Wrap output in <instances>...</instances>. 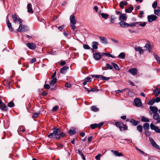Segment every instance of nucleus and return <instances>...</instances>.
<instances>
[{
	"mask_svg": "<svg viewBox=\"0 0 160 160\" xmlns=\"http://www.w3.org/2000/svg\"><path fill=\"white\" fill-rule=\"evenodd\" d=\"M28 12L29 13H32L33 12L32 5L30 3H28L27 4Z\"/></svg>",
	"mask_w": 160,
	"mask_h": 160,
	"instance_id": "2eb2a0df",
	"label": "nucleus"
},
{
	"mask_svg": "<svg viewBox=\"0 0 160 160\" xmlns=\"http://www.w3.org/2000/svg\"><path fill=\"white\" fill-rule=\"evenodd\" d=\"M57 79L56 78H53L51 81L50 84L51 86H54V84L57 82Z\"/></svg>",
	"mask_w": 160,
	"mask_h": 160,
	"instance_id": "cd10ccee",
	"label": "nucleus"
},
{
	"mask_svg": "<svg viewBox=\"0 0 160 160\" xmlns=\"http://www.w3.org/2000/svg\"><path fill=\"white\" fill-rule=\"evenodd\" d=\"M111 151L116 156L120 157L123 155L121 152H118L117 151L112 150Z\"/></svg>",
	"mask_w": 160,
	"mask_h": 160,
	"instance_id": "aec40b11",
	"label": "nucleus"
},
{
	"mask_svg": "<svg viewBox=\"0 0 160 160\" xmlns=\"http://www.w3.org/2000/svg\"><path fill=\"white\" fill-rule=\"evenodd\" d=\"M7 23L8 27L9 28V30L11 32H12L13 31V28L12 27L11 24L9 20H7Z\"/></svg>",
	"mask_w": 160,
	"mask_h": 160,
	"instance_id": "412c9836",
	"label": "nucleus"
},
{
	"mask_svg": "<svg viewBox=\"0 0 160 160\" xmlns=\"http://www.w3.org/2000/svg\"><path fill=\"white\" fill-rule=\"evenodd\" d=\"M138 23L139 22H133L130 24L128 23V27H135L136 26V25H137Z\"/></svg>",
	"mask_w": 160,
	"mask_h": 160,
	"instance_id": "ea45409f",
	"label": "nucleus"
},
{
	"mask_svg": "<svg viewBox=\"0 0 160 160\" xmlns=\"http://www.w3.org/2000/svg\"><path fill=\"white\" fill-rule=\"evenodd\" d=\"M158 5V3L157 1H155L152 4V7L154 9L156 8L157 6Z\"/></svg>",
	"mask_w": 160,
	"mask_h": 160,
	"instance_id": "09e8293b",
	"label": "nucleus"
},
{
	"mask_svg": "<svg viewBox=\"0 0 160 160\" xmlns=\"http://www.w3.org/2000/svg\"><path fill=\"white\" fill-rule=\"evenodd\" d=\"M145 134L146 136H148L150 135V132L148 131H146L145 132Z\"/></svg>",
	"mask_w": 160,
	"mask_h": 160,
	"instance_id": "69168bd1",
	"label": "nucleus"
},
{
	"mask_svg": "<svg viewBox=\"0 0 160 160\" xmlns=\"http://www.w3.org/2000/svg\"><path fill=\"white\" fill-rule=\"evenodd\" d=\"M154 56L155 58L156 59L157 61L159 63V62H160V57L158 56L157 55H154Z\"/></svg>",
	"mask_w": 160,
	"mask_h": 160,
	"instance_id": "3c124183",
	"label": "nucleus"
},
{
	"mask_svg": "<svg viewBox=\"0 0 160 160\" xmlns=\"http://www.w3.org/2000/svg\"><path fill=\"white\" fill-rule=\"evenodd\" d=\"M150 110L154 113H157L158 111V108L155 106H150Z\"/></svg>",
	"mask_w": 160,
	"mask_h": 160,
	"instance_id": "f3484780",
	"label": "nucleus"
},
{
	"mask_svg": "<svg viewBox=\"0 0 160 160\" xmlns=\"http://www.w3.org/2000/svg\"><path fill=\"white\" fill-rule=\"evenodd\" d=\"M117 127L119 128L121 131L127 129L128 126L124 124L122 122H116L114 124Z\"/></svg>",
	"mask_w": 160,
	"mask_h": 160,
	"instance_id": "f03ea898",
	"label": "nucleus"
},
{
	"mask_svg": "<svg viewBox=\"0 0 160 160\" xmlns=\"http://www.w3.org/2000/svg\"><path fill=\"white\" fill-rule=\"evenodd\" d=\"M99 38L102 43L105 44H107L108 42L106 38L105 37H99Z\"/></svg>",
	"mask_w": 160,
	"mask_h": 160,
	"instance_id": "b1692460",
	"label": "nucleus"
},
{
	"mask_svg": "<svg viewBox=\"0 0 160 160\" xmlns=\"http://www.w3.org/2000/svg\"><path fill=\"white\" fill-rule=\"evenodd\" d=\"M143 128L145 130H148L149 128V124L146 123L143 124Z\"/></svg>",
	"mask_w": 160,
	"mask_h": 160,
	"instance_id": "e433bc0d",
	"label": "nucleus"
},
{
	"mask_svg": "<svg viewBox=\"0 0 160 160\" xmlns=\"http://www.w3.org/2000/svg\"><path fill=\"white\" fill-rule=\"evenodd\" d=\"M0 108L4 111L6 112L8 110L7 107L4 103H2L0 105Z\"/></svg>",
	"mask_w": 160,
	"mask_h": 160,
	"instance_id": "a211bd4d",
	"label": "nucleus"
},
{
	"mask_svg": "<svg viewBox=\"0 0 160 160\" xmlns=\"http://www.w3.org/2000/svg\"><path fill=\"white\" fill-rule=\"evenodd\" d=\"M155 100V102H160V98L159 97H157L156 99H154Z\"/></svg>",
	"mask_w": 160,
	"mask_h": 160,
	"instance_id": "e2e57ef3",
	"label": "nucleus"
},
{
	"mask_svg": "<svg viewBox=\"0 0 160 160\" xmlns=\"http://www.w3.org/2000/svg\"><path fill=\"white\" fill-rule=\"evenodd\" d=\"M39 113H40L39 112H35L33 114V116H32V117H34V118H37L38 117Z\"/></svg>",
	"mask_w": 160,
	"mask_h": 160,
	"instance_id": "4d7b16f0",
	"label": "nucleus"
},
{
	"mask_svg": "<svg viewBox=\"0 0 160 160\" xmlns=\"http://www.w3.org/2000/svg\"><path fill=\"white\" fill-rule=\"evenodd\" d=\"M120 7L121 8H123L124 6V5L123 4V1L121 2L119 4Z\"/></svg>",
	"mask_w": 160,
	"mask_h": 160,
	"instance_id": "bf43d9fd",
	"label": "nucleus"
},
{
	"mask_svg": "<svg viewBox=\"0 0 160 160\" xmlns=\"http://www.w3.org/2000/svg\"><path fill=\"white\" fill-rule=\"evenodd\" d=\"M97 124L94 123L93 124H91L90 127L92 129H94L98 127Z\"/></svg>",
	"mask_w": 160,
	"mask_h": 160,
	"instance_id": "37998d69",
	"label": "nucleus"
},
{
	"mask_svg": "<svg viewBox=\"0 0 160 160\" xmlns=\"http://www.w3.org/2000/svg\"><path fill=\"white\" fill-rule=\"evenodd\" d=\"M118 57L120 58L124 59L125 58V54L123 52H121L118 55Z\"/></svg>",
	"mask_w": 160,
	"mask_h": 160,
	"instance_id": "c9c22d12",
	"label": "nucleus"
},
{
	"mask_svg": "<svg viewBox=\"0 0 160 160\" xmlns=\"http://www.w3.org/2000/svg\"><path fill=\"white\" fill-rule=\"evenodd\" d=\"M144 13V12L143 11H140V15L139 16V17L140 18H142V15Z\"/></svg>",
	"mask_w": 160,
	"mask_h": 160,
	"instance_id": "338daca9",
	"label": "nucleus"
},
{
	"mask_svg": "<svg viewBox=\"0 0 160 160\" xmlns=\"http://www.w3.org/2000/svg\"><path fill=\"white\" fill-rule=\"evenodd\" d=\"M98 43L96 42H93L92 44V47L93 48L91 49L92 51H94V49H97L98 48Z\"/></svg>",
	"mask_w": 160,
	"mask_h": 160,
	"instance_id": "4468645a",
	"label": "nucleus"
},
{
	"mask_svg": "<svg viewBox=\"0 0 160 160\" xmlns=\"http://www.w3.org/2000/svg\"><path fill=\"white\" fill-rule=\"evenodd\" d=\"M44 88L47 89H49L50 88V86L48 84H45L44 86Z\"/></svg>",
	"mask_w": 160,
	"mask_h": 160,
	"instance_id": "13d9d810",
	"label": "nucleus"
},
{
	"mask_svg": "<svg viewBox=\"0 0 160 160\" xmlns=\"http://www.w3.org/2000/svg\"><path fill=\"white\" fill-rule=\"evenodd\" d=\"M135 105L137 107H139L142 105V102L140 99L138 98H136L134 100Z\"/></svg>",
	"mask_w": 160,
	"mask_h": 160,
	"instance_id": "0eeeda50",
	"label": "nucleus"
},
{
	"mask_svg": "<svg viewBox=\"0 0 160 160\" xmlns=\"http://www.w3.org/2000/svg\"><path fill=\"white\" fill-rule=\"evenodd\" d=\"M133 9V8L132 6L130 7L125 10V12L126 13H130Z\"/></svg>",
	"mask_w": 160,
	"mask_h": 160,
	"instance_id": "c85d7f7f",
	"label": "nucleus"
},
{
	"mask_svg": "<svg viewBox=\"0 0 160 160\" xmlns=\"http://www.w3.org/2000/svg\"><path fill=\"white\" fill-rule=\"evenodd\" d=\"M141 120L143 122H149V119L144 116L141 117Z\"/></svg>",
	"mask_w": 160,
	"mask_h": 160,
	"instance_id": "7c9ffc66",
	"label": "nucleus"
},
{
	"mask_svg": "<svg viewBox=\"0 0 160 160\" xmlns=\"http://www.w3.org/2000/svg\"><path fill=\"white\" fill-rule=\"evenodd\" d=\"M102 156V155L99 154L95 157V158L97 160H100L101 157Z\"/></svg>",
	"mask_w": 160,
	"mask_h": 160,
	"instance_id": "864d4df0",
	"label": "nucleus"
},
{
	"mask_svg": "<svg viewBox=\"0 0 160 160\" xmlns=\"http://www.w3.org/2000/svg\"><path fill=\"white\" fill-rule=\"evenodd\" d=\"M18 131L24 132L25 131V129L24 128L23 126H20L18 128Z\"/></svg>",
	"mask_w": 160,
	"mask_h": 160,
	"instance_id": "de8ad7c7",
	"label": "nucleus"
},
{
	"mask_svg": "<svg viewBox=\"0 0 160 160\" xmlns=\"http://www.w3.org/2000/svg\"><path fill=\"white\" fill-rule=\"evenodd\" d=\"M53 132L48 135V137L50 138H56L57 139H59L62 137H66V134L64 132H60L59 129L54 128L52 129Z\"/></svg>",
	"mask_w": 160,
	"mask_h": 160,
	"instance_id": "f257e3e1",
	"label": "nucleus"
},
{
	"mask_svg": "<svg viewBox=\"0 0 160 160\" xmlns=\"http://www.w3.org/2000/svg\"><path fill=\"white\" fill-rule=\"evenodd\" d=\"M58 108V107L57 106H55V107H54L52 109V111H55L57 110Z\"/></svg>",
	"mask_w": 160,
	"mask_h": 160,
	"instance_id": "680f3d73",
	"label": "nucleus"
},
{
	"mask_svg": "<svg viewBox=\"0 0 160 160\" xmlns=\"http://www.w3.org/2000/svg\"><path fill=\"white\" fill-rule=\"evenodd\" d=\"M116 18L113 15H111L110 17V22L113 23H114Z\"/></svg>",
	"mask_w": 160,
	"mask_h": 160,
	"instance_id": "473e14b6",
	"label": "nucleus"
},
{
	"mask_svg": "<svg viewBox=\"0 0 160 160\" xmlns=\"http://www.w3.org/2000/svg\"><path fill=\"white\" fill-rule=\"evenodd\" d=\"M139 23L137 24L138 26L140 27H143L146 25V23L145 22H138Z\"/></svg>",
	"mask_w": 160,
	"mask_h": 160,
	"instance_id": "72a5a7b5",
	"label": "nucleus"
},
{
	"mask_svg": "<svg viewBox=\"0 0 160 160\" xmlns=\"http://www.w3.org/2000/svg\"><path fill=\"white\" fill-rule=\"evenodd\" d=\"M151 129L152 130H154L157 133H160V128H159L158 126H155L152 123L150 125Z\"/></svg>",
	"mask_w": 160,
	"mask_h": 160,
	"instance_id": "20e7f679",
	"label": "nucleus"
},
{
	"mask_svg": "<svg viewBox=\"0 0 160 160\" xmlns=\"http://www.w3.org/2000/svg\"><path fill=\"white\" fill-rule=\"evenodd\" d=\"M154 13L159 16L160 15V8L158 7L157 10H155L154 11Z\"/></svg>",
	"mask_w": 160,
	"mask_h": 160,
	"instance_id": "bb28decb",
	"label": "nucleus"
},
{
	"mask_svg": "<svg viewBox=\"0 0 160 160\" xmlns=\"http://www.w3.org/2000/svg\"><path fill=\"white\" fill-rule=\"evenodd\" d=\"M14 103L12 102H10L8 104V106L10 108L12 107L14 105Z\"/></svg>",
	"mask_w": 160,
	"mask_h": 160,
	"instance_id": "603ef678",
	"label": "nucleus"
},
{
	"mask_svg": "<svg viewBox=\"0 0 160 160\" xmlns=\"http://www.w3.org/2000/svg\"><path fill=\"white\" fill-rule=\"evenodd\" d=\"M118 23L121 27L125 28L128 27V23L123 21H121Z\"/></svg>",
	"mask_w": 160,
	"mask_h": 160,
	"instance_id": "6ab92c4d",
	"label": "nucleus"
},
{
	"mask_svg": "<svg viewBox=\"0 0 160 160\" xmlns=\"http://www.w3.org/2000/svg\"><path fill=\"white\" fill-rule=\"evenodd\" d=\"M100 79H101L102 80L107 81L109 79V78L108 77H106L104 76H103L102 75H101L100 76Z\"/></svg>",
	"mask_w": 160,
	"mask_h": 160,
	"instance_id": "a18cd8bd",
	"label": "nucleus"
},
{
	"mask_svg": "<svg viewBox=\"0 0 160 160\" xmlns=\"http://www.w3.org/2000/svg\"><path fill=\"white\" fill-rule=\"evenodd\" d=\"M155 102V100L152 99L150 100L148 102V104L150 105H152Z\"/></svg>",
	"mask_w": 160,
	"mask_h": 160,
	"instance_id": "49530a36",
	"label": "nucleus"
},
{
	"mask_svg": "<svg viewBox=\"0 0 160 160\" xmlns=\"http://www.w3.org/2000/svg\"><path fill=\"white\" fill-rule=\"evenodd\" d=\"M26 46L31 49H34L36 48V45L33 43H28L26 44Z\"/></svg>",
	"mask_w": 160,
	"mask_h": 160,
	"instance_id": "9b49d317",
	"label": "nucleus"
},
{
	"mask_svg": "<svg viewBox=\"0 0 160 160\" xmlns=\"http://www.w3.org/2000/svg\"><path fill=\"white\" fill-rule=\"evenodd\" d=\"M101 15L102 18L107 19L108 17V15L107 13H102Z\"/></svg>",
	"mask_w": 160,
	"mask_h": 160,
	"instance_id": "a19ab883",
	"label": "nucleus"
},
{
	"mask_svg": "<svg viewBox=\"0 0 160 160\" xmlns=\"http://www.w3.org/2000/svg\"><path fill=\"white\" fill-rule=\"evenodd\" d=\"M153 92L155 95L158 96L160 94V90L158 89H156L154 90Z\"/></svg>",
	"mask_w": 160,
	"mask_h": 160,
	"instance_id": "c756f323",
	"label": "nucleus"
},
{
	"mask_svg": "<svg viewBox=\"0 0 160 160\" xmlns=\"http://www.w3.org/2000/svg\"><path fill=\"white\" fill-rule=\"evenodd\" d=\"M137 130L140 132H142V126L141 125H138L137 127Z\"/></svg>",
	"mask_w": 160,
	"mask_h": 160,
	"instance_id": "58836bf2",
	"label": "nucleus"
},
{
	"mask_svg": "<svg viewBox=\"0 0 160 160\" xmlns=\"http://www.w3.org/2000/svg\"><path fill=\"white\" fill-rule=\"evenodd\" d=\"M135 49L136 51L139 52L140 54H142L143 52V50L140 47L135 48Z\"/></svg>",
	"mask_w": 160,
	"mask_h": 160,
	"instance_id": "a878e982",
	"label": "nucleus"
},
{
	"mask_svg": "<svg viewBox=\"0 0 160 160\" xmlns=\"http://www.w3.org/2000/svg\"><path fill=\"white\" fill-rule=\"evenodd\" d=\"M153 119L157 121V123L160 122V117L158 113H154L153 115Z\"/></svg>",
	"mask_w": 160,
	"mask_h": 160,
	"instance_id": "f8f14e48",
	"label": "nucleus"
},
{
	"mask_svg": "<svg viewBox=\"0 0 160 160\" xmlns=\"http://www.w3.org/2000/svg\"><path fill=\"white\" fill-rule=\"evenodd\" d=\"M111 64L116 70L118 71L120 69L118 65L112 62Z\"/></svg>",
	"mask_w": 160,
	"mask_h": 160,
	"instance_id": "2f4dec72",
	"label": "nucleus"
},
{
	"mask_svg": "<svg viewBox=\"0 0 160 160\" xmlns=\"http://www.w3.org/2000/svg\"><path fill=\"white\" fill-rule=\"evenodd\" d=\"M69 68V67L68 66H64L61 69L60 72L61 73L64 74L66 72V71Z\"/></svg>",
	"mask_w": 160,
	"mask_h": 160,
	"instance_id": "5701e85b",
	"label": "nucleus"
},
{
	"mask_svg": "<svg viewBox=\"0 0 160 160\" xmlns=\"http://www.w3.org/2000/svg\"><path fill=\"white\" fill-rule=\"evenodd\" d=\"M27 27L26 26L22 25V23L19 24V28L17 29V31L19 32L22 31H25L26 30Z\"/></svg>",
	"mask_w": 160,
	"mask_h": 160,
	"instance_id": "423d86ee",
	"label": "nucleus"
},
{
	"mask_svg": "<svg viewBox=\"0 0 160 160\" xmlns=\"http://www.w3.org/2000/svg\"><path fill=\"white\" fill-rule=\"evenodd\" d=\"M130 122L132 123V125L135 126L137 125L140 122H139L136 121L133 119H131L130 120Z\"/></svg>",
	"mask_w": 160,
	"mask_h": 160,
	"instance_id": "4be33fe9",
	"label": "nucleus"
},
{
	"mask_svg": "<svg viewBox=\"0 0 160 160\" xmlns=\"http://www.w3.org/2000/svg\"><path fill=\"white\" fill-rule=\"evenodd\" d=\"M145 47L148 50L149 52H151L152 51V49L150 45V43H147L146 44L145 46Z\"/></svg>",
	"mask_w": 160,
	"mask_h": 160,
	"instance_id": "393cba45",
	"label": "nucleus"
},
{
	"mask_svg": "<svg viewBox=\"0 0 160 160\" xmlns=\"http://www.w3.org/2000/svg\"><path fill=\"white\" fill-rule=\"evenodd\" d=\"M83 48L86 49H89L90 48V47L87 44H84L83 45Z\"/></svg>",
	"mask_w": 160,
	"mask_h": 160,
	"instance_id": "5fc2aeb1",
	"label": "nucleus"
},
{
	"mask_svg": "<svg viewBox=\"0 0 160 160\" xmlns=\"http://www.w3.org/2000/svg\"><path fill=\"white\" fill-rule=\"evenodd\" d=\"M70 26L73 30L75 29V24L76 23V20L75 19L74 16L73 14L71 15L70 17Z\"/></svg>",
	"mask_w": 160,
	"mask_h": 160,
	"instance_id": "7ed1b4c3",
	"label": "nucleus"
},
{
	"mask_svg": "<svg viewBox=\"0 0 160 160\" xmlns=\"http://www.w3.org/2000/svg\"><path fill=\"white\" fill-rule=\"evenodd\" d=\"M103 56V55H101L99 52H96L93 54L94 58L97 60H99L101 58V57Z\"/></svg>",
	"mask_w": 160,
	"mask_h": 160,
	"instance_id": "9d476101",
	"label": "nucleus"
},
{
	"mask_svg": "<svg viewBox=\"0 0 160 160\" xmlns=\"http://www.w3.org/2000/svg\"><path fill=\"white\" fill-rule=\"evenodd\" d=\"M128 72L132 75H135L137 73L138 70L136 68H132L130 69Z\"/></svg>",
	"mask_w": 160,
	"mask_h": 160,
	"instance_id": "ddd939ff",
	"label": "nucleus"
},
{
	"mask_svg": "<svg viewBox=\"0 0 160 160\" xmlns=\"http://www.w3.org/2000/svg\"><path fill=\"white\" fill-rule=\"evenodd\" d=\"M10 82L8 81H6V88L8 89H9L10 88Z\"/></svg>",
	"mask_w": 160,
	"mask_h": 160,
	"instance_id": "4c0bfd02",
	"label": "nucleus"
},
{
	"mask_svg": "<svg viewBox=\"0 0 160 160\" xmlns=\"http://www.w3.org/2000/svg\"><path fill=\"white\" fill-rule=\"evenodd\" d=\"M102 55H105L112 58H115V57L112 55L110 54L109 53H105V52H103L102 53Z\"/></svg>",
	"mask_w": 160,
	"mask_h": 160,
	"instance_id": "f704fd0d",
	"label": "nucleus"
},
{
	"mask_svg": "<svg viewBox=\"0 0 160 160\" xmlns=\"http://www.w3.org/2000/svg\"><path fill=\"white\" fill-rule=\"evenodd\" d=\"M126 89H127L126 88H125L124 89H122L121 90H117L115 92L116 93H122L124 91V90Z\"/></svg>",
	"mask_w": 160,
	"mask_h": 160,
	"instance_id": "6e6d98bb",
	"label": "nucleus"
},
{
	"mask_svg": "<svg viewBox=\"0 0 160 160\" xmlns=\"http://www.w3.org/2000/svg\"><path fill=\"white\" fill-rule=\"evenodd\" d=\"M91 78L89 77H87L85 79V80L87 82H90V81Z\"/></svg>",
	"mask_w": 160,
	"mask_h": 160,
	"instance_id": "0e129e2a",
	"label": "nucleus"
},
{
	"mask_svg": "<svg viewBox=\"0 0 160 160\" xmlns=\"http://www.w3.org/2000/svg\"><path fill=\"white\" fill-rule=\"evenodd\" d=\"M36 61V59L35 58H32L31 59V60L30 61V63H33L34 62Z\"/></svg>",
	"mask_w": 160,
	"mask_h": 160,
	"instance_id": "052dcab7",
	"label": "nucleus"
},
{
	"mask_svg": "<svg viewBox=\"0 0 160 160\" xmlns=\"http://www.w3.org/2000/svg\"><path fill=\"white\" fill-rule=\"evenodd\" d=\"M158 17L155 15H151L148 16V21L149 22L155 21L158 18Z\"/></svg>",
	"mask_w": 160,
	"mask_h": 160,
	"instance_id": "39448f33",
	"label": "nucleus"
},
{
	"mask_svg": "<svg viewBox=\"0 0 160 160\" xmlns=\"http://www.w3.org/2000/svg\"><path fill=\"white\" fill-rule=\"evenodd\" d=\"M75 131L74 130L70 129L68 131V133L71 135H73V134H75Z\"/></svg>",
	"mask_w": 160,
	"mask_h": 160,
	"instance_id": "79ce46f5",
	"label": "nucleus"
},
{
	"mask_svg": "<svg viewBox=\"0 0 160 160\" xmlns=\"http://www.w3.org/2000/svg\"><path fill=\"white\" fill-rule=\"evenodd\" d=\"M66 63L65 61H62L60 62V65L62 66H63Z\"/></svg>",
	"mask_w": 160,
	"mask_h": 160,
	"instance_id": "774afa93",
	"label": "nucleus"
},
{
	"mask_svg": "<svg viewBox=\"0 0 160 160\" xmlns=\"http://www.w3.org/2000/svg\"><path fill=\"white\" fill-rule=\"evenodd\" d=\"M91 109L94 112H97L99 110V109L95 106L91 107Z\"/></svg>",
	"mask_w": 160,
	"mask_h": 160,
	"instance_id": "c03bdc74",
	"label": "nucleus"
},
{
	"mask_svg": "<svg viewBox=\"0 0 160 160\" xmlns=\"http://www.w3.org/2000/svg\"><path fill=\"white\" fill-rule=\"evenodd\" d=\"M150 141L153 146L157 149L159 148V146L156 143L153 139L151 137L149 138Z\"/></svg>",
	"mask_w": 160,
	"mask_h": 160,
	"instance_id": "1a4fd4ad",
	"label": "nucleus"
},
{
	"mask_svg": "<svg viewBox=\"0 0 160 160\" xmlns=\"http://www.w3.org/2000/svg\"><path fill=\"white\" fill-rule=\"evenodd\" d=\"M106 67L108 69H109L110 70L112 69L113 68L112 66L109 64H106Z\"/></svg>",
	"mask_w": 160,
	"mask_h": 160,
	"instance_id": "8fccbe9b",
	"label": "nucleus"
},
{
	"mask_svg": "<svg viewBox=\"0 0 160 160\" xmlns=\"http://www.w3.org/2000/svg\"><path fill=\"white\" fill-rule=\"evenodd\" d=\"M127 17L125 14H121L119 17V19L122 21H124L126 20Z\"/></svg>",
	"mask_w": 160,
	"mask_h": 160,
	"instance_id": "dca6fc26",
	"label": "nucleus"
},
{
	"mask_svg": "<svg viewBox=\"0 0 160 160\" xmlns=\"http://www.w3.org/2000/svg\"><path fill=\"white\" fill-rule=\"evenodd\" d=\"M12 18L13 20V22L14 23L17 22H19V24L22 23V20L20 18H18L16 15L14 14L12 15Z\"/></svg>",
	"mask_w": 160,
	"mask_h": 160,
	"instance_id": "6e6552de",
	"label": "nucleus"
}]
</instances>
